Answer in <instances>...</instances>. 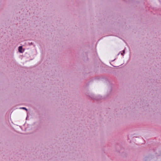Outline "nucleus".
Segmentation results:
<instances>
[{"instance_id": "nucleus-2", "label": "nucleus", "mask_w": 161, "mask_h": 161, "mask_svg": "<svg viewBox=\"0 0 161 161\" xmlns=\"http://www.w3.org/2000/svg\"><path fill=\"white\" fill-rule=\"evenodd\" d=\"M21 108L22 109H25V110L26 111H27V109L25 108H24V107H23V108Z\"/></svg>"}, {"instance_id": "nucleus-1", "label": "nucleus", "mask_w": 161, "mask_h": 161, "mask_svg": "<svg viewBox=\"0 0 161 161\" xmlns=\"http://www.w3.org/2000/svg\"><path fill=\"white\" fill-rule=\"evenodd\" d=\"M22 47L19 46V51L20 53H22Z\"/></svg>"}]
</instances>
